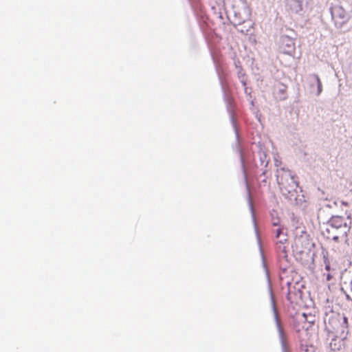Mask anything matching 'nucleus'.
Here are the masks:
<instances>
[{"mask_svg": "<svg viewBox=\"0 0 352 352\" xmlns=\"http://www.w3.org/2000/svg\"><path fill=\"white\" fill-rule=\"evenodd\" d=\"M276 177L280 190L284 196L292 198L297 194L298 177L291 170L280 168L277 171Z\"/></svg>", "mask_w": 352, "mask_h": 352, "instance_id": "obj_1", "label": "nucleus"}, {"mask_svg": "<svg viewBox=\"0 0 352 352\" xmlns=\"http://www.w3.org/2000/svg\"><path fill=\"white\" fill-rule=\"evenodd\" d=\"M314 326L313 321H309L305 314L296 315L294 320V329L302 340H308L310 329Z\"/></svg>", "mask_w": 352, "mask_h": 352, "instance_id": "obj_2", "label": "nucleus"}, {"mask_svg": "<svg viewBox=\"0 0 352 352\" xmlns=\"http://www.w3.org/2000/svg\"><path fill=\"white\" fill-rule=\"evenodd\" d=\"M330 226L332 228L340 230L339 234L332 236L333 240L336 241L340 238L346 236L347 232L350 230V226L347 225L345 219L339 216L333 217L331 219Z\"/></svg>", "mask_w": 352, "mask_h": 352, "instance_id": "obj_3", "label": "nucleus"}, {"mask_svg": "<svg viewBox=\"0 0 352 352\" xmlns=\"http://www.w3.org/2000/svg\"><path fill=\"white\" fill-rule=\"evenodd\" d=\"M274 232L275 233L276 239V250L283 257L286 258L287 256V249L284 244L287 241V234L284 232L283 228L280 227H278L274 230Z\"/></svg>", "mask_w": 352, "mask_h": 352, "instance_id": "obj_4", "label": "nucleus"}, {"mask_svg": "<svg viewBox=\"0 0 352 352\" xmlns=\"http://www.w3.org/2000/svg\"><path fill=\"white\" fill-rule=\"evenodd\" d=\"M288 291L287 294V299L290 302V303H297V300L300 297V292L299 289L295 288V287L292 286V284L288 283Z\"/></svg>", "mask_w": 352, "mask_h": 352, "instance_id": "obj_5", "label": "nucleus"}, {"mask_svg": "<svg viewBox=\"0 0 352 352\" xmlns=\"http://www.w3.org/2000/svg\"><path fill=\"white\" fill-rule=\"evenodd\" d=\"M281 50L283 54L293 56L295 53V44L292 40L287 39L283 42Z\"/></svg>", "mask_w": 352, "mask_h": 352, "instance_id": "obj_6", "label": "nucleus"}, {"mask_svg": "<svg viewBox=\"0 0 352 352\" xmlns=\"http://www.w3.org/2000/svg\"><path fill=\"white\" fill-rule=\"evenodd\" d=\"M288 6L291 12L296 14L302 10V0H290Z\"/></svg>", "mask_w": 352, "mask_h": 352, "instance_id": "obj_7", "label": "nucleus"}, {"mask_svg": "<svg viewBox=\"0 0 352 352\" xmlns=\"http://www.w3.org/2000/svg\"><path fill=\"white\" fill-rule=\"evenodd\" d=\"M275 316H276V325H277V329H278V331L279 339L280 340L282 345L283 346H285L287 344V336L284 332L283 328L281 326L280 322L279 319L278 318L277 315L276 314Z\"/></svg>", "mask_w": 352, "mask_h": 352, "instance_id": "obj_8", "label": "nucleus"}, {"mask_svg": "<svg viewBox=\"0 0 352 352\" xmlns=\"http://www.w3.org/2000/svg\"><path fill=\"white\" fill-rule=\"evenodd\" d=\"M314 78H316V80L317 82V85H318V94H320L321 92H322V82L319 78V76L316 74L314 75Z\"/></svg>", "mask_w": 352, "mask_h": 352, "instance_id": "obj_9", "label": "nucleus"}, {"mask_svg": "<svg viewBox=\"0 0 352 352\" xmlns=\"http://www.w3.org/2000/svg\"><path fill=\"white\" fill-rule=\"evenodd\" d=\"M340 203L342 205L350 207L352 205V199L351 200H341Z\"/></svg>", "mask_w": 352, "mask_h": 352, "instance_id": "obj_10", "label": "nucleus"}, {"mask_svg": "<svg viewBox=\"0 0 352 352\" xmlns=\"http://www.w3.org/2000/svg\"><path fill=\"white\" fill-rule=\"evenodd\" d=\"M272 225L275 227H280V219L278 218H273Z\"/></svg>", "mask_w": 352, "mask_h": 352, "instance_id": "obj_11", "label": "nucleus"}, {"mask_svg": "<svg viewBox=\"0 0 352 352\" xmlns=\"http://www.w3.org/2000/svg\"><path fill=\"white\" fill-rule=\"evenodd\" d=\"M329 268H330L329 265H326V269H327V270H329Z\"/></svg>", "mask_w": 352, "mask_h": 352, "instance_id": "obj_12", "label": "nucleus"}]
</instances>
